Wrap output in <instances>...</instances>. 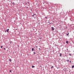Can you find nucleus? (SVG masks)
I'll use <instances>...</instances> for the list:
<instances>
[{
    "label": "nucleus",
    "mask_w": 74,
    "mask_h": 74,
    "mask_svg": "<svg viewBox=\"0 0 74 74\" xmlns=\"http://www.w3.org/2000/svg\"><path fill=\"white\" fill-rule=\"evenodd\" d=\"M70 63H71V61H70Z\"/></svg>",
    "instance_id": "24"
},
{
    "label": "nucleus",
    "mask_w": 74,
    "mask_h": 74,
    "mask_svg": "<svg viewBox=\"0 0 74 74\" xmlns=\"http://www.w3.org/2000/svg\"><path fill=\"white\" fill-rule=\"evenodd\" d=\"M54 67L53 66H52L51 67V69H52V68H53Z\"/></svg>",
    "instance_id": "12"
},
{
    "label": "nucleus",
    "mask_w": 74,
    "mask_h": 74,
    "mask_svg": "<svg viewBox=\"0 0 74 74\" xmlns=\"http://www.w3.org/2000/svg\"><path fill=\"white\" fill-rule=\"evenodd\" d=\"M11 43H12V41H10V44H11Z\"/></svg>",
    "instance_id": "20"
},
{
    "label": "nucleus",
    "mask_w": 74,
    "mask_h": 74,
    "mask_svg": "<svg viewBox=\"0 0 74 74\" xmlns=\"http://www.w3.org/2000/svg\"><path fill=\"white\" fill-rule=\"evenodd\" d=\"M32 51H34V48H32Z\"/></svg>",
    "instance_id": "3"
},
{
    "label": "nucleus",
    "mask_w": 74,
    "mask_h": 74,
    "mask_svg": "<svg viewBox=\"0 0 74 74\" xmlns=\"http://www.w3.org/2000/svg\"><path fill=\"white\" fill-rule=\"evenodd\" d=\"M73 33H74V32H73Z\"/></svg>",
    "instance_id": "38"
},
{
    "label": "nucleus",
    "mask_w": 74,
    "mask_h": 74,
    "mask_svg": "<svg viewBox=\"0 0 74 74\" xmlns=\"http://www.w3.org/2000/svg\"><path fill=\"white\" fill-rule=\"evenodd\" d=\"M69 56H71V53H69Z\"/></svg>",
    "instance_id": "16"
},
{
    "label": "nucleus",
    "mask_w": 74,
    "mask_h": 74,
    "mask_svg": "<svg viewBox=\"0 0 74 74\" xmlns=\"http://www.w3.org/2000/svg\"><path fill=\"white\" fill-rule=\"evenodd\" d=\"M9 62H11L12 61V60H11V59H10L9 60Z\"/></svg>",
    "instance_id": "4"
},
{
    "label": "nucleus",
    "mask_w": 74,
    "mask_h": 74,
    "mask_svg": "<svg viewBox=\"0 0 74 74\" xmlns=\"http://www.w3.org/2000/svg\"><path fill=\"white\" fill-rule=\"evenodd\" d=\"M56 33H58V31H56Z\"/></svg>",
    "instance_id": "13"
},
{
    "label": "nucleus",
    "mask_w": 74,
    "mask_h": 74,
    "mask_svg": "<svg viewBox=\"0 0 74 74\" xmlns=\"http://www.w3.org/2000/svg\"><path fill=\"white\" fill-rule=\"evenodd\" d=\"M33 53H34V54H36V52H33Z\"/></svg>",
    "instance_id": "18"
},
{
    "label": "nucleus",
    "mask_w": 74,
    "mask_h": 74,
    "mask_svg": "<svg viewBox=\"0 0 74 74\" xmlns=\"http://www.w3.org/2000/svg\"><path fill=\"white\" fill-rule=\"evenodd\" d=\"M32 68H34V67H35V66H32Z\"/></svg>",
    "instance_id": "9"
},
{
    "label": "nucleus",
    "mask_w": 74,
    "mask_h": 74,
    "mask_svg": "<svg viewBox=\"0 0 74 74\" xmlns=\"http://www.w3.org/2000/svg\"><path fill=\"white\" fill-rule=\"evenodd\" d=\"M51 23L53 24V23Z\"/></svg>",
    "instance_id": "34"
},
{
    "label": "nucleus",
    "mask_w": 74,
    "mask_h": 74,
    "mask_svg": "<svg viewBox=\"0 0 74 74\" xmlns=\"http://www.w3.org/2000/svg\"><path fill=\"white\" fill-rule=\"evenodd\" d=\"M63 70L64 71H67V69H66V68H64V69H63Z\"/></svg>",
    "instance_id": "1"
},
{
    "label": "nucleus",
    "mask_w": 74,
    "mask_h": 74,
    "mask_svg": "<svg viewBox=\"0 0 74 74\" xmlns=\"http://www.w3.org/2000/svg\"><path fill=\"white\" fill-rule=\"evenodd\" d=\"M45 18H46V19H47V17H46Z\"/></svg>",
    "instance_id": "35"
},
{
    "label": "nucleus",
    "mask_w": 74,
    "mask_h": 74,
    "mask_svg": "<svg viewBox=\"0 0 74 74\" xmlns=\"http://www.w3.org/2000/svg\"><path fill=\"white\" fill-rule=\"evenodd\" d=\"M66 61L67 62H69V60H66Z\"/></svg>",
    "instance_id": "14"
},
{
    "label": "nucleus",
    "mask_w": 74,
    "mask_h": 74,
    "mask_svg": "<svg viewBox=\"0 0 74 74\" xmlns=\"http://www.w3.org/2000/svg\"><path fill=\"white\" fill-rule=\"evenodd\" d=\"M39 39H41V38H39Z\"/></svg>",
    "instance_id": "32"
},
{
    "label": "nucleus",
    "mask_w": 74,
    "mask_h": 74,
    "mask_svg": "<svg viewBox=\"0 0 74 74\" xmlns=\"http://www.w3.org/2000/svg\"><path fill=\"white\" fill-rule=\"evenodd\" d=\"M71 68H72V69H73V68H74V65L73 66H72Z\"/></svg>",
    "instance_id": "11"
},
{
    "label": "nucleus",
    "mask_w": 74,
    "mask_h": 74,
    "mask_svg": "<svg viewBox=\"0 0 74 74\" xmlns=\"http://www.w3.org/2000/svg\"><path fill=\"white\" fill-rule=\"evenodd\" d=\"M69 73H70V71H69Z\"/></svg>",
    "instance_id": "28"
},
{
    "label": "nucleus",
    "mask_w": 74,
    "mask_h": 74,
    "mask_svg": "<svg viewBox=\"0 0 74 74\" xmlns=\"http://www.w3.org/2000/svg\"><path fill=\"white\" fill-rule=\"evenodd\" d=\"M61 56H62V53H61L60 54V57H61Z\"/></svg>",
    "instance_id": "8"
},
{
    "label": "nucleus",
    "mask_w": 74,
    "mask_h": 74,
    "mask_svg": "<svg viewBox=\"0 0 74 74\" xmlns=\"http://www.w3.org/2000/svg\"><path fill=\"white\" fill-rule=\"evenodd\" d=\"M48 23H50L49 22H48Z\"/></svg>",
    "instance_id": "27"
},
{
    "label": "nucleus",
    "mask_w": 74,
    "mask_h": 74,
    "mask_svg": "<svg viewBox=\"0 0 74 74\" xmlns=\"http://www.w3.org/2000/svg\"><path fill=\"white\" fill-rule=\"evenodd\" d=\"M67 49V51H68V49Z\"/></svg>",
    "instance_id": "31"
},
{
    "label": "nucleus",
    "mask_w": 74,
    "mask_h": 74,
    "mask_svg": "<svg viewBox=\"0 0 74 74\" xmlns=\"http://www.w3.org/2000/svg\"><path fill=\"white\" fill-rule=\"evenodd\" d=\"M4 50H5V48H4Z\"/></svg>",
    "instance_id": "25"
},
{
    "label": "nucleus",
    "mask_w": 74,
    "mask_h": 74,
    "mask_svg": "<svg viewBox=\"0 0 74 74\" xmlns=\"http://www.w3.org/2000/svg\"><path fill=\"white\" fill-rule=\"evenodd\" d=\"M10 72H11V70H10Z\"/></svg>",
    "instance_id": "23"
},
{
    "label": "nucleus",
    "mask_w": 74,
    "mask_h": 74,
    "mask_svg": "<svg viewBox=\"0 0 74 74\" xmlns=\"http://www.w3.org/2000/svg\"><path fill=\"white\" fill-rule=\"evenodd\" d=\"M39 49L40 50V48H39Z\"/></svg>",
    "instance_id": "30"
},
{
    "label": "nucleus",
    "mask_w": 74,
    "mask_h": 74,
    "mask_svg": "<svg viewBox=\"0 0 74 74\" xmlns=\"http://www.w3.org/2000/svg\"><path fill=\"white\" fill-rule=\"evenodd\" d=\"M36 48H37V46H36Z\"/></svg>",
    "instance_id": "26"
},
{
    "label": "nucleus",
    "mask_w": 74,
    "mask_h": 74,
    "mask_svg": "<svg viewBox=\"0 0 74 74\" xmlns=\"http://www.w3.org/2000/svg\"><path fill=\"white\" fill-rule=\"evenodd\" d=\"M50 23V24H51V23Z\"/></svg>",
    "instance_id": "33"
},
{
    "label": "nucleus",
    "mask_w": 74,
    "mask_h": 74,
    "mask_svg": "<svg viewBox=\"0 0 74 74\" xmlns=\"http://www.w3.org/2000/svg\"><path fill=\"white\" fill-rule=\"evenodd\" d=\"M35 15H36V14H34V15H32V16H34Z\"/></svg>",
    "instance_id": "17"
},
{
    "label": "nucleus",
    "mask_w": 74,
    "mask_h": 74,
    "mask_svg": "<svg viewBox=\"0 0 74 74\" xmlns=\"http://www.w3.org/2000/svg\"><path fill=\"white\" fill-rule=\"evenodd\" d=\"M59 69L58 67H57V69Z\"/></svg>",
    "instance_id": "29"
},
{
    "label": "nucleus",
    "mask_w": 74,
    "mask_h": 74,
    "mask_svg": "<svg viewBox=\"0 0 74 74\" xmlns=\"http://www.w3.org/2000/svg\"><path fill=\"white\" fill-rule=\"evenodd\" d=\"M9 31V29H7V33H8Z\"/></svg>",
    "instance_id": "7"
},
{
    "label": "nucleus",
    "mask_w": 74,
    "mask_h": 74,
    "mask_svg": "<svg viewBox=\"0 0 74 74\" xmlns=\"http://www.w3.org/2000/svg\"><path fill=\"white\" fill-rule=\"evenodd\" d=\"M62 23L63 22V21H62Z\"/></svg>",
    "instance_id": "37"
},
{
    "label": "nucleus",
    "mask_w": 74,
    "mask_h": 74,
    "mask_svg": "<svg viewBox=\"0 0 74 74\" xmlns=\"http://www.w3.org/2000/svg\"><path fill=\"white\" fill-rule=\"evenodd\" d=\"M66 43L67 44H68V43H69V42L68 41H66Z\"/></svg>",
    "instance_id": "10"
},
{
    "label": "nucleus",
    "mask_w": 74,
    "mask_h": 74,
    "mask_svg": "<svg viewBox=\"0 0 74 74\" xmlns=\"http://www.w3.org/2000/svg\"><path fill=\"white\" fill-rule=\"evenodd\" d=\"M5 33H6L7 32V31H5Z\"/></svg>",
    "instance_id": "22"
},
{
    "label": "nucleus",
    "mask_w": 74,
    "mask_h": 74,
    "mask_svg": "<svg viewBox=\"0 0 74 74\" xmlns=\"http://www.w3.org/2000/svg\"><path fill=\"white\" fill-rule=\"evenodd\" d=\"M1 48H3V46H1Z\"/></svg>",
    "instance_id": "21"
},
{
    "label": "nucleus",
    "mask_w": 74,
    "mask_h": 74,
    "mask_svg": "<svg viewBox=\"0 0 74 74\" xmlns=\"http://www.w3.org/2000/svg\"><path fill=\"white\" fill-rule=\"evenodd\" d=\"M66 35H67V36H68V37L69 36V33L68 32V34H66Z\"/></svg>",
    "instance_id": "6"
},
{
    "label": "nucleus",
    "mask_w": 74,
    "mask_h": 74,
    "mask_svg": "<svg viewBox=\"0 0 74 74\" xmlns=\"http://www.w3.org/2000/svg\"><path fill=\"white\" fill-rule=\"evenodd\" d=\"M13 5H14L15 4V3H14V2H13Z\"/></svg>",
    "instance_id": "19"
},
{
    "label": "nucleus",
    "mask_w": 74,
    "mask_h": 74,
    "mask_svg": "<svg viewBox=\"0 0 74 74\" xmlns=\"http://www.w3.org/2000/svg\"><path fill=\"white\" fill-rule=\"evenodd\" d=\"M16 30H17V29H16Z\"/></svg>",
    "instance_id": "36"
},
{
    "label": "nucleus",
    "mask_w": 74,
    "mask_h": 74,
    "mask_svg": "<svg viewBox=\"0 0 74 74\" xmlns=\"http://www.w3.org/2000/svg\"><path fill=\"white\" fill-rule=\"evenodd\" d=\"M70 20L71 21H73V20L71 18H70Z\"/></svg>",
    "instance_id": "5"
},
{
    "label": "nucleus",
    "mask_w": 74,
    "mask_h": 74,
    "mask_svg": "<svg viewBox=\"0 0 74 74\" xmlns=\"http://www.w3.org/2000/svg\"><path fill=\"white\" fill-rule=\"evenodd\" d=\"M51 28H52V31H53L54 30H55V29H54L53 27H52Z\"/></svg>",
    "instance_id": "2"
},
{
    "label": "nucleus",
    "mask_w": 74,
    "mask_h": 74,
    "mask_svg": "<svg viewBox=\"0 0 74 74\" xmlns=\"http://www.w3.org/2000/svg\"><path fill=\"white\" fill-rule=\"evenodd\" d=\"M27 3L29 5H30V3H29V2H27Z\"/></svg>",
    "instance_id": "15"
}]
</instances>
